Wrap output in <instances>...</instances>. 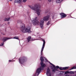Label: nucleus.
Listing matches in <instances>:
<instances>
[{
    "label": "nucleus",
    "mask_w": 76,
    "mask_h": 76,
    "mask_svg": "<svg viewBox=\"0 0 76 76\" xmlns=\"http://www.w3.org/2000/svg\"><path fill=\"white\" fill-rule=\"evenodd\" d=\"M20 30L22 33H31L32 31L31 30V27L29 26H25V24H21L20 26Z\"/></svg>",
    "instance_id": "obj_1"
},
{
    "label": "nucleus",
    "mask_w": 76,
    "mask_h": 76,
    "mask_svg": "<svg viewBox=\"0 0 76 76\" xmlns=\"http://www.w3.org/2000/svg\"><path fill=\"white\" fill-rule=\"evenodd\" d=\"M50 17V15H47L46 16H45L42 19L40 20V26L42 29L44 28V21H46L48 20Z\"/></svg>",
    "instance_id": "obj_2"
},
{
    "label": "nucleus",
    "mask_w": 76,
    "mask_h": 76,
    "mask_svg": "<svg viewBox=\"0 0 76 76\" xmlns=\"http://www.w3.org/2000/svg\"><path fill=\"white\" fill-rule=\"evenodd\" d=\"M29 7H30L31 9L33 10H36L38 16H39V15H40V13L41 12H42V10H41L40 9L37 10V9L38 8V5L37 4H36L33 6H32V5L29 6Z\"/></svg>",
    "instance_id": "obj_3"
},
{
    "label": "nucleus",
    "mask_w": 76,
    "mask_h": 76,
    "mask_svg": "<svg viewBox=\"0 0 76 76\" xmlns=\"http://www.w3.org/2000/svg\"><path fill=\"white\" fill-rule=\"evenodd\" d=\"M42 41H43V43L42 50H41L40 60H41V63L42 62H43V61H44V60L43 59V58L42 57V52L43 51V50H44V47H45V40H44V39H43Z\"/></svg>",
    "instance_id": "obj_4"
},
{
    "label": "nucleus",
    "mask_w": 76,
    "mask_h": 76,
    "mask_svg": "<svg viewBox=\"0 0 76 76\" xmlns=\"http://www.w3.org/2000/svg\"><path fill=\"white\" fill-rule=\"evenodd\" d=\"M37 19H38L37 17H36L34 18V20L32 21V23L34 26L40 25V21L39 23V22L38 20Z\"/></svg>",
    "instance_id": "obj_5"
},
{
    "label": "nucleus",
    "mask_w": 76,
    "mask_h": 76,
    "mask_svg": "<svg viewBox=\"0 0 76 76\" xmlns=\"http://www.w3.org/2000/svg\"><path fill=\"white\" fill-rule=\"evenodd\" d=\"M41 67L37 69L36 70V73L35 74V75H37V76H38L39 74V73L41 72Z\"/></svg>",
    "instance_id": "obj_6"
},
{
    "label": "nucleus",
    "mask_w": 76,
    "mask_h": 76,
    "mask_svg": "<svg viewBox=\"0 0 76 76\" xmlns=\"http://www.w3.org/2000/svg\"><path fill=\"white\" fill-rule=\"evenodd\" d=\"M46 75L48 76H51V73L50 72V69L48 68L47 69Z\"/></svg>",
    "instance_id": "obj_7"
},
{
    "label": "nucleus",
    "mask_w": 76,
    "mask_h": 76,
    "mask_svg": "<svg viewBox=\"0 0 76 76\" xmlns=\"http://www.w3.org/2000/svg\"><path fill=\"white\" fill-rule=\"evenodd\" d=\"M11 39V38L9 37H4L2 41L3 42H5L6 41H7L8 39Z\"/></svg>",
    "instance_id": "obj_8"
},
{
    "label": "nucleus",
    "mask_w": 76,
    "mask_h": 76,
    "mask_svg": "<svg viewBox=\"0 0 76 76\" xmlns=\"http://www.w3.org/2000/svg\"><path fill=\"white\" fill-rule=\"evenodd\" d=\"M60 15L61 16V18H65L66 16V15L64 13H61L60 14Z\"/></svg>",
    "instance_id": "obj_9"
},
{
    "label": "nucleus",
    "mask_w": 76,
    "mask_h": 76,
    "mask_svg": "<svg viewBox=\"0 0 76 76\" xmlns=\"http://www.w3.org/2000/svg\"><path fill=\"white\" fill-rule=\"evenodd\" d=\"M10 19V17H6L4 19V21H9V20Z\"/></svg>",
    "instance_id": "obj_10"
},
{
    "label": "nucleus",
    "mask_w": 76,
    "mask_h": 76,
    "mask_svg": "<svg viewBox=\"0 0 76 76\" xmlns=\"http://www.w3.org/2000/svg\"><path fill=\"white\" fill-rule=\"evenodd\" d=\"M20 62V63H24L25 61V59L23 58H21V59H20L19 60Z\"/></svg>",
    "instance_id": "obj_11"
},
{
    "label": "nucleus",
    "mask_w": 76,
    "mask_h": 76,
    "mask_svg": "<svg viewBox=\"0 0 76 76\" xmlns=\"http://www.w3.org/2000/svg\"><path fill=\"white\" fill-rule=\"evenodd\" d=\"M64 0H56V3H61Z\"/></svg>",
    "instance_id": "obj_12"
},
{
    "label": "nucleus",
    "mask_w": 76,
    "mask_h": 76,
    "mask_svg": "<svg viewBox=\"0 0 76 76\" xmlns=\"http://www.w3.org/2000/svg\"><path fill=\"white\" fill-rule=\"evenodd\" d=\"M21 1L22 0H15V3H20Z\"/></svg>",
    "instance_id": "obj_13"
},
{
    "label": "nucleus",
    "mask_w": 76,
    "mask_h": 76,
    "mask_svg": "<svg viewBox=\"0 0 76 76\" xmlns=\"http://www.w3.org/2000/svg\"><path fill=\"white\" fill-rule=\"evenodd\" d=\"M41 64L43 67H45L46 66V65L45 64L42 63V62L41 63Z\"/></svg>",
    "instance_id": "obj_14"
},
{
    "label": "nucleus",
    "mask_w": 76,
    "mask_h": 76,
    "mask_svg": "<svg viewBox=\"0 0 76 76\" xmlns=\"http://www.w3.org/2000/svg\"><path fill=\"white\" fill-rule=\"evenodd\" d=\"M31 39V37L30 36L28 37L27 39L28 41V42H29V41H30Z\"/></svg>",
    "instance_id": "obj_15"
},
{
    "label": "nucleus",
    "mask_w": 76,
    "mask_h": 76,
    "mask_svg": "<svg viewBox=\"0 0 76 76\" xmlns=\"http://www.w3.org/2000/svg\"><path fill=\"white\" fill-rule=\"evenodd\" d=\"M19 39V37H15L14 38H11V39Z\"/></svg>",
    "instance_id": "obj_16"
},
{
    "label": "nucleus",
    "mask_w": 76,
    "mask_h": 76,
    "mask_svg": "<svg viewBox=\"0 0 76 76\" xmlns=\"http://www.w3.org/2000/svg\"><path fill=\"white\" fill-rule=\"evenodd\" d=\"M69 68V67H64V70H66L68 69Z\"/></svg>",
    "instance_id": "obj_17"
},
{
    "label": "nucleus",
    "mask_w": 76,
    "mask_h": 76,
    "mask_svg": "<svg viewBox=\"0 0 76 76\" xmlns=\"http://www.w3.org/2000/svg\"><path fill=\"white\" fill-rule=\"evenodd\" d=\"M75 72H74V71H70V73H71V74H74V73H75Z\"/></svg>",
    "instance_id": "obj_18"
},
{
    "label": "nucleus",
    "mask_w": 76,
    "mask_h": 76,
    "mask_svg": "<svg viewBox=\"0 0 76 76\" xmlns=\"http://www.w3.org/2000/svg\"><path fill=\"white\" fill-rule=\"evenodd\" d=\"M50 64L51 65H52V66L53 67V68H56V67H55V66H54V65H53V64L50 63Z\"/></svg>",
    "instance_id": "obj_19"
},
{
    "label": "nucleus",
    "mask_w": 76,
    "mask_h": 76,
    "mask_svg": "<svg viewBox=\"0 0 76 76\" xmlns=\"http://www.w3.org/2000/svg\"><path fill=\"white\" fill-rule=\"evenodd\" d=\"M60 70H64V67H61L59 68Z\"/></svg>",
    "instance_id": "obj_20"
},
{
    "label": "nucleus",
    "mask_w": 76,
    "mask_h": 76,
    "mask_svg": "<svg viewBox=\"0 0 76 76\" xmlns=\"http://www.w3.org/2000/svg\"><path fill=\"white\" fill-rule=\"evenodd\" d=\"M76 69V66H74L72 68L71 70H72V69Z\"/></svg>",
    "instance_id": "obj_21"
},
{
    "label": "nucleus",
    "mask_w": 76,
    "mask_h": 76,
    "mask_svg": "<svg viewBox=\"0 0 76 76\" xmlns=\"http://www.w3.org/2000/svg\"><path fill=\"white\" fill-rule=\"evenodd\" d=\"M44 60H45V62H47V59L45 58H44Z\"/></svg>",
    "instance_id": "obj_22"
},
{
    "label": "nucleus",
    "mask_w": 76,
    "mask_h": 76,
    "mask_svg": "<svg viewBox=\"0 0 76 76\" xmlns=\"http://www.w3.org/2000/svg\"><path fill=\"white\" fill-rule=\"evenodd\" d=\"M27 1V0H23V2H24V3H25L26 1Z\"/></svg>",
    "instance_id": "obj_23"
},
{
    "label": "nucleus",
    "mask_w": 76,
    "mask_h": 76,
    "mask_svg": "<svg viewBox=\"0 0 76 76\" xmlns=\"http://www.w3.org/2000/svg\"><path fill=\"white\" fill-rule=\"evenodd\" d=\"M69 73V71H66L65 72V74H67V73Z\"/></svg>",
    "instance_id": "obj_24"
},
{
    "label": "nucleus",
    "mask_w": 76,
    "mask_h": 76,
    "mask_svg": "<svg viewBox=\"0 0 76 76\" xmlns=\"http://www.w3.org/2000/svg\"><path fill=\"white\" fill-rule=\"evenodd\" d=\"M50 21H48L47 24V25H49V24H50Z\"/></svg>",
    "instance_id": "obj_25"
},
{
    "label": "nucleus",
    "mask_w": 76,
    "mask_h": 76,
    "mask_svg": "<svg viewBox=\"0 0 76 76\" xmlns=\"http://www.w3.org/2000/svg\"><path fill=\"white\" fill-rule=\"evenodd\" d=\"M3 45H4V42H3L2 43H1V46H3Z\"/></svg>",
    "instance_id": "obj_26"
},
{
    "label": "nucleus",
    "mask_w": 76,
    "mask_h": 76,
    "mask_svg": "<svg viewBox=\"0 0 76 76\" xmlns=\"http://www.w3.org/2000/svg\"><path fill=\"white\" fill-rule=\"evenodd\" d=\"M57 70V69H56H56H53V72H55L56 71V70Z\"/></svg>",
    "instance_id": "obj_27"
},
{
    "label": "nucleus",
    "mask_w": 76,
    "mask_h": 76,
    "mask_svg": "<svg viewBox=\"0 0 76 76\" xmlns=\"http://www.w3.org/2000/svg\"><path fill=\"white\" fill-rule=\"evenodd\" d=\"M48 1L49 2H51V0H48Z\"/></svg>",
    "instance_id": "obj_28"
},
{
    "label": "nucleus",
    "mask_w": 76,
    "mask_h": 76,
    "mask_svg": "<svg viewBox=\"0 0 76 76\" xmlns=\"http://www.w3.org/2000/svg\"><path fill=\"white\" fill-rule=\"evenodd\" d=\"M56 67L58 69V68H59V66H56Z\"/></svg>",
    "instance_id": "obj_29"
},
{
    "label": "nucleus",
    "mask_w": 76,
    "mask_h": 76,
    "mask_svg": "<svg viewBox=\"0 0 76 76\" xmlns=\"http://www.w3.org/2000/svg\"><path fill=\"white\" fill-rule=\"evenodd\" d=\"M9 62H11L12 61L10 60H9Z\"/></svg>",
    "instance_id": "obj_30"
},
{
    "label": "nucleus",
    "mask_w": 76,
    "mask_h": 76,
    "mask_svg": "<svg viewBox=\"0 0 76 76\" xmlns=\"http://www.w3.org/2000/svg\"><path fill=\"white\" fill-rule=\"evenodd\" d=\"M34 40H37V39H34V40L33 39L32 40V41H34Z\"/></svg>",
    "instance_id": "obj_31"
},
{
    "label": "nucleus",
    "mask_w": 76,
    "mask_h": 76,
    "mask_svg": "<svg viewBox=\"0 0 76 76\" xmlns=\"http://www.w3.org/2000/svg\"><path fill=\"white\" fill-rule=\"evenodd\" d=\"M12 0H10V1H12Z\"/></svg>",
    "instance_id": "obj_32"
},
{
    "label": "nucleus",
    "mask_w": 76,
    "mask_h": 76,
    "mask_svg": "<svg viewBox=\"0 0 76 76\" xmlns=\"http://www.w3.org/2000/svg\"><path fill=\"white\" fill-rule=\"evenodd\" d=\"M1 45L0 44V47H1Z\"/></svg>",
    "instance_id": "obj_33"
}]
</instances>
